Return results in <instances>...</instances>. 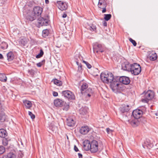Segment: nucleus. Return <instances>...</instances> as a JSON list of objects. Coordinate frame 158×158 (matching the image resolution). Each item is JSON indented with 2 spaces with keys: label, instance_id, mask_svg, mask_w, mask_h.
Masks as SVG:
<instances>
[{
  "label": "nucleus",
  "instance_id": "nucleus-1",
  "mask_svg": "<svg viewBox=\"0 0 158 158\" xmlns=\"http://www.w3.org/2000/svg\"><path fill=\"white\" fill-rule=\"evenodd\" d=\"M43 11V8L38 6H35L32 12L38 17V21L36 26L40 28L41 26L48 25L49 16L48 15H45L44 17H41V15Z\"/></svg>",
  "mask_w": 158,
  "mask_h": 158
},
{
  "label": "nucleus",
  "instance_id": "nucleus-2",
  "mask_svg": "<svg viewBox=\"0 0 158 158\" xmlns=\"http://www.w3.org/2000/svg\"><path fill=\"white\" fill-rule=\"evenodd\" d=\"M110 80V87L114 93H120L124 89V87H122V84L119 81L120 80Z\"/></svg>",
  "mask_w": 158,
  "mask_h": 158
},
{
  "label": "nucleus",
  "instance_id": "nucleus-3",
  "mask_svg": "<svg viewBox=\"0 0 158 158\" xmlns=\"http://www.w3.org/2000/svg\"><path fill=\"white\" fill-rule=\"evenodd\" d=\"M101 79L106 78V79H129L127 77L124 76H114L110 72L108 71H106L102 72L100 75Z\"/></svg>",
  "mask_w": 158,
  "mask_h": 158
},
{
  "label": "nucleus",
  "instance_id": "nucleus-4",
  "mask_svg": "<svg viewBox=\"0 0 158 158\" xmlns=\"http://www.w3.org/2000/svg\"><path fill=\"white\" fill-rule=\"evenodd\" d=\"M141 95L142 98L141 101L143 102L148 103L149 100H152L154 97V93L151 90H148L147 91H144Z\"/></svg>",
  "mask_w": 158,
  "mask_h": 158
},
{
  "label": "nucleus",
  "instance_id": "nucleus-5",
  "mask_svg": "<svg viewBox=\"0 0 158 158\" xmlns=\"http://www.w3.org/2000/svg\"><path fill=\"white\" fill-rule=\"evenodd\" d=\"M132 74L134 75H138L141 71V67L140 65L136 63L131 64L130 71Z\"/></svg>",
  "mask_w": 158,
  "mask_h": 158
},
{
  "label": "nucleus",
  "instance_id": "nucleus-6",
  "mask_svg": "<svg viewBox=\"0 0 158 158\" xmlns=\"http://www.w3.org/2000/svg\"><path fill=\"white\" fill-rule=\"evenodd\" d=\"M99 144L98 142L93 140L90 143V152L93 153L96 152L99 149Z\"/></svg>",
  "mask_w": 158,
  "mask_h": 158
},
{
  "label": "nucleus",
  "instance_id": "nucleus-7",
  "mask_svg": "<svg viewBox=\"0 0 158 158\" xmlns=\"http://www.w3.org/2000/svg\"><path fill=\"white\" fill-rule=\"evenodd\" d=\"M62 94L65 97L69 100H74L75 98L74 95L70 91L66 90L62 91Z\"/></svg>",
  "mask_w": 158,
  "mask_h": 158
},
{
  "label": "nucleus",
  "instance_id": "nucleus-8",
  "mask_svg": "<svg viewBox=\"0 0 158 158\" xmlns=\"http://www.w3.org/2000/svg\"><path fill=\"white\" fill-rule=\"evenodd\" d=\"M57 5L59 9L61 10H65L68 8L66 3L63 1H59L57 2Z\"/></svg>",
  "mask_w": 158,
  "mask_h": 158
},
{
  "label": "nucleus",
  "instance_id": "nucleus-9",
  "mask_svg": "<svg viewBox=\"0 0 158 158\" xmlns=\"http://www.w3.org/2000/svg\"><path fill=\"white\" fill-rule=\"evenodd\" d=\"M93 50L94 52L98 53L99 52H102L104 51L103 47L101 44L96 43L93 46Z\"/></svg>",
  "mask_w": 158,
  "mask_h": 158
},
{
  "label": "nucleus",
  "instance_id": "nucleus-10",
  "mask_svg": "<svg viewBox=\"0 0 158 158\" xmlns=\"http://www.w3.org/2000/svg\"><path fill=\"white\" fill-rule=\"evenodd\" d=\"M143 114V111L139 110H136L133 111L132 115L135 119H138L141 117Z\"/></svg>",
  "mask_w": 158,
  "mask_h": 158
},
{
  "label": "nucleus",
  "instance_id": "nucleus-11",
  "mask_svg": "<svg viewBox=\"0 0 158 158\" xmlns=\"http://www.w3.org/2000/svg\"><path fill=\"white\" fill-rule=\"evenodd\" d=\"M130 109V107L128 105L125 104L122 105L119 108L120 112L123 114L125 112H128Z\"/></svg>",
  "mask_w": 158,
  "mask_h": 158
},
{
  "label": "nucleus",
  "instance_id": "nucleus-12",
  "mask_svg": "<svg viewBox=\"0 0 158 158\" xmlns=\"http://www.w3.org/2000/svg\"><path fill=\"white\" fill-rule=\"evenodd\" d=\"M131 64L128 62H124L122 64V68L124 70L130 71L131 69Z\"/></svg>",
  "mask_w": 158,
  "mask_h": 158
},
{
  "label": "nucleus",
  "instance_id": "nucleus-13",
  "mask_svg": "<svg viewBox=\"0 0 158 158\" xmlns=\"http://www.w3.org/2000/svg\"><path fill=\"white\" fill-rule=\"evenodd\" d=\"M142 146L144 148L149 149H150L153 146L152 144L151 143L149 139H147Z\"/></svg>",
  "mask_w": 158,
  "mask_h": 158
},
{
  "label": "nucleus",
  "instance_id": "nucleus-14",
  "mask_svg": "<svg viewBox=\"0 0 158 158\" xmlns=\"http://www.w3.org/2000/svg\"><path fill=\"white\" fill-rule=\"evenodd\" d=\"M67 125L69 127H73L76 123L75 121L72 118L69 117L67 119Z\"/></svg>",
  "mask_w": 158,
  "mask_h": 158
},
{
  "label": "nucleus",
  "instance_id": "nucleus-15",
  "mask_svg": "<svg viewBox=\"0 0 158 158\" xmlns=\"http://www.w3.org/2000/svg\"><path fill=\"white\" fill-rule=\"evenodd\" d=\"M83 148L86 151L90 150V143L88 140H85L83 143Z\"/></svg>",
  "mask_w": 158,
  "mask_h": 158
},
{
  "label": "nucleus",
  "instance_id": "nucleus-16",
  "mask_svg": "<svg viewBox=\"0 0 158 158\" xmlns=\"http://www.w3.org/2000/svg\"><path fill=\"white\" fill-rule=\"evenodd\" d=\"M75 61L77 65L80 64L83 59V57L80 55L79 53L76 54L74 56Z\"/></svg>",
  "mask_w": 158,
  "mask_h": 158
},
{
  "label": "nucleus",
  "instance_id": "nucleus-17",
  "mask_svg": "<svg viewBox=\"0 0 158 158\" xmlns=\"http://www.w3.org/2000/svg\"><path fill=\"white\" fill-rule=\"evenodd\" d=\"M37 18L38 19V17L34 14L32 12H31V14L28 15L26 16L27 19L31 21H32Z\"/></svg>",
  "mask_w": 158,
  "mask_h": 158
},
{
  "label": "nucleus",
  "instance_id": "nucleus-18",
  "mask_svg": "<svg viewBox=\"0 0 158 158\" xmlns=\"http://www.w3.org/2000/svg\"><path fill=\"white\" fill-rule=\"evenodd\" d=\"M89 130V128L88 126H82L81 127L80 130L81 133L83 135H85L87 134Z\"/></svg>",
  "mask_w": 158,
  "mask_h": 158
},
{
  "label": "nucleus",
  "instance_id": "nucleus-19",
  "mask_svg": "<svg viewBox=\"0 0 158 158\" xmlns=\"http://www.w3.org/2000/svg\"><path fill=\"white\" fill-rule=\"evenodd\" d=\"M65 73L61 71L59 72L56 75V77H55L53 79H64L66 78Z\"/></svg>",
  "mask_w": 158,
  "mask_h": 158
},
{
  "label": "nucleus",
  "instance_id": "nucleus-20",
  "mask_svg": "<svg viewBox=\"0 0 158 158\" xmlns=\"http://www.w3.org/2000/svg\"><path fill=\"white\" fill-rule=\"evenodd\" d=\"M7 118V116L5 113L2 111H0V122H5Z\"/></svg>",
  "mask_w": 158,
  "mask_h": 158
},
{
  "label": "nucleus",
  "instance_id": "nucleus-21",
  "mask_svg": "<svg viewBox=\"0 0 158 158\" xmlns=\"http://www.w3.org/2000/svg\"><path fill=\"white\" fill-rule=\"evenodd\" d=\"M54 104L56 107H61L64 104V102L62 100L58 98L54 100Z\"/></svg>",
  "mask_w": 158,
  "mask_h": 158
},
{
  "label": "nucleus",
  "instance_id": "nucleus-22",
  "mask_svg": "<svg viewBox=\"0 0 158 158\" xmlns=\"http://www.w3.org/2000/svg\"><path fill=\"white\" fill-rule=\"evenodd\" d=\"M7 60L9 61H11L13 60L15 58V55L13 52L10 51L7 54Z\"/></svg>",
  "mask_w": 158,
  "mask_h": 158
},
{
  "label": "nucleus",
  "instance_id": "nucleus-23",
  "mask_svg": "<svg viewBox=\"0 0 158 158\" xmlns=\"http://www.w3.org/2000/svg\"><path fill=\"white\" fill-rule=\"evenodd\" d=\"M98 6L100 8H104L106 7L107 4L106 2L104 0H99L98 4Z\"/></svg>",
  "mask_w": 158,
  "mask_h": 158
},
{
  "label": "nucleus",
  "instance_id": "nucleus-24",
  "mask_svg": "<svg viewBox=\"0 0 158 158\" xmlns=\"http://www.w3.org/2000/svg\"><path fill=\"white\" fill-rule=\"evenodd\" d=\"M128 121L131 125L134 127H135L138 126L139 123L138 119L135 118V119L132 120H129Z\"/></svg>",
  "mask_w": 158,
  "mask_h": 158
},
{
  "label": "nucleus",
  "instance_id": "nucleus-25",
  "mask_svg": "<svg viewBox=\"0 0 158 158\" xmlns=\"http://www.w3.org/2000/svg\"><path fill=\"white\" fill-rule=\"evenodd\" d=\"M23 102L27 109H29L32 106V103L30 101L27 100H23Z\"/></svg>",
  "mask_w": 158,
  "mask_h": 158
},
{
  "label": "nucleus",
  "instance_id": "nucleus-26",
  "mask_svg": "<svg viewBox=\"0 0 158 158\" xmlns=\"http://www.w3.org/2000/svg\"><path fill=\"white\" fill-rule=\"evenodd\" d=\"M157 55L156 53H150L149 55V59L152 61L156 60L157 58Z\"/></svg>",
  "mask_w": 158,
  "mask_h": 158
},
{
  "label": "nucleus",
  "instance_id": "nucleus-27",
  "mask_svg": "<svg viewBox=\"0 0 158 158\" xmlns=\"http://www.w3.org/2000/svg\"><path fill=\"white\" fill-rule=\"evenodd\" d=\"M16 156V155L15 153L10 152L7 155H4L3 158H15Z\"/></svg>",
  "mask_w": 158,
  "mask_h": 158
},
{
  "label": "nucleus",
  "instance_id": "nucleus-28",
  "mask_svg": "<svg viewBox=\"0 0 158 158\" xmlns=\"http://www.w3.org/2000/svg\"><path fill=\"white\" fill-rule=\"evenodd\" d=\"M7 135V133L6 130L3 129H0V137L5 138Z\"/></svg>",
  "mask_w": 158,
  "mask_h": 158
},
{
  "label": "nucleus",
  "instance_id": "nucleus-29",
  "mask_svg": "<svg viewBox=\"0 0 158 158\" xmlns=\"http://www.w3.org/2000/svg\"><path fill=\"white\" fill-rule=\"evenodd\" d=\"M88 87V85L86 83H84L81 87V92L82 94L84 93L86 89Z\"/></svg>",
  "mask_w": 158,
  "mask_h": 158
},
{
  "label": "nucleus",
  "instance_id": "nucleus-30",
  "mask_svg": "<svg viewBox=\"0 0 158 158\" xmlns=\"http://www.w3.org/2000/svg\"><path fill=\"white\" fill-rule=\"evenodd\" d=\"M8 45L7 43L5 42H2L0 44V48L4 50L7 48Z\"/></svg>",
  "mask_w": 158,
  "mask_h": 158
},
{
  "label": "nucleus",
  "instance_id": "nucleus-31",
  "mask_svg": "<svg viewBox=\"0 0 158 158\" xmlns=\"http://www.w3.org/2000/svg\"><path fill=\"white\" fill-rule=\"evenodd\" d=\"M53 82L54 84L58 86H61L62 85V82L59 80H53L52 82Z\"/></svg>",
  "mask_w": 158,
  "mask_h": 158
},
{
  "label": "nucleus",
  "instance_id": "nucleus-32",
  "mask_svg": "<svg viewBox=\"0 0 158 158\" xmlns=\"http://www.w3.org/2000/svg\"><path fill=\"white\" fill-rule=\"evenodd\" d=\"M121 81L120 80V82H121L122 84V87H123V84L128 85L129 84L130 82V80H121Z\"/></svg>",
  "mask_w": 158,
  "mask_h": 158
},
{
  "label": "nucleus",
  "instance_id": "nucleus-33",
  "mask_svg": "<svg viewBox=\"0 0 158 158\" xmlns=\"http://www.w3.org/2000/svg\"><path fill=\"white\" fill-rule=\"evenodd\" d=\"M87 29L91 31H95L96 30V27L95 25L92 24L91 26H89Z\"/></svg>",
  "mask_w": 158,
  "mask_h": 158
},
{
  "label": "nucleus",
  "instance_id": "nucleus-34",
  "mask_svg": "<svg viewBox=\"0 0 158 158\" xmlns=\"http://www.w3.org/2000/svg\"><path fill=\"white\" fill-rule=\"evenodd\" d=\"M79 111L81 114H85L87 113V110L86 108H82L80 109Z\"/></svg>",
  "mask_w": 158,
  "mask_h": 158
},
{
  "label": "nucleus",
  "instance_id": "nucleus-35",
  "mask_svg": "<svg viewBox=\"0 0 158 158\" xmlns=\"http://www.w3.org/2000/svg\"><path fill=\"white\" fill-rule=\"evenodd\" d=\"M44 54V52L43 51L42 49H41L40 50V52L38 54L36 55V58H41V57L43 56Z\"/></svg>",
  "mask_w": 158,
  "mask_h": 158
},
{
  "label": "nucleus",
  "instance_id": "nucleus-36",
  "mask_svg": "<svg viewBox=\"0 0 158 158\" xmlns=\"http://www.w3.org/2000/svg\"><path fill=\"white\" fill-rule=\"evenodd\" d=\"M104 19L106 21H107L109 20L111 17V15L110 14H104Z\"/></svg>",
  "mask_w": 158,
  "mask_h": 158
},
{
  "label": "nucleus",
  "instance_id": "nucleus-37",
  "mask_svg": "<svg viewBox=\"0 0 158 158\" xmlns=\"http://www.w3.org/2000/svg\"><path fill=\"white\" fill-rule=\"evenodd\" d=\"M69 108V103H67L65 102L64 104V106L63 108V110H65L66 111H67Z\"/></svg>",
  "mask_w": 158,
  "mask_h": 158
},
{
  "label": "nucleus",
  "instance_id": "nucleus-38",
  "mask_svg": "<svg viewBox=\"0 0 158 158\" xmlns=\"http://www.w3.org/2000/svg\"><path fill=\"white\" fill-rule=\"evenodd\" d=\"M20 42L21 44L24 46L27 43V40L26 39H22L21 40Z\"/></svg>",
  "mask_w": 158,
  "mask_h": 158
},
{
  "label": "nucleus",
  "instance_id": "nucleus-39",
  "mask_svg": "<svg viewBox=\"0 0 158 158\" xmlns=\"http://www.w3.org/2000/svg\"><path fill=\"white\" fill-rule=\"evenodd\" d=\"M48 30L45 29L43 31V35L44 37H46L48 35Z\"/></svg>",
  "mask_w": 158,
  "mask_h": 158
},
{
  "label": "nucleus",
  "instance_id": "nucleus-40",
  "mask_svg": "<svg viewBox=\"0 0 158 158\" xmlns=\"http://www.w3.org/2000/svg\"><path fill=\"white\" fill-rule=\"evenodd\" d=\"M0 79H7V78L4 73H0Z\"/></svg>",
  "mask_w": 158,
  "mask_h": 158
},
{
  "label": "nucleus",
  "instance_id": "nucleus-41",
  "mask_svg": "<svg viewBox=\"0 0 158 158\" xmlns=\"http://www.w3.org/2000/svg\"><path fill=\"white\" fill-rule=\"evenodd\" d=\"M5 151L4 147L3 146H0V154H3Z\"/></svg>",
  "mask_w": 158,
  "mask_h": 158
},
{
  "label": "nucleus",
  "instance_id": "nucleus-42",
  "mask_svg": "<svg viewBox=\"0 0 158 158\" xmlns=\"http://www.w3.org/2000/svg\"><path fill=\"white\" fill-rule=\"evenodd\" d=\"M45 62V60H43L41 61L37 64V65L38 67H41L42 65L44 64Z\"/></svg>",
  "mask_w": 158,
  "mask_h": 158
},
{
  "label": "nucleus",
  "instance_id": "nucleus-43",
  "mask_svg": "<svg viewBox=\"0 0 158 158\" xmlns=\"http://www.w3.org/2000/svg\"><path fill=\"white\" fill-rule=\"evenodd\" d=\"M129 40L131 42L132 44L134 46H135L136 45L137 43L135 40H133L131 38H130L129 39Z\"/></svg>",
  "mask_w": 158,
  "mask_h": 158
},
{
  "label": "nucleus",
  "instance_id": "nucleus-44",
  "mask_svg": "<svg viewBox=\"0 0 158 158\" xmlns=\"http://www.w3.org/2000/svg\"><path fill=\"white\" fill-rule=\"evenodd\" d=\"M35 72L34 70L32 69L28 70V73L32 77L34 76Z\"/></svg>",
  "mask_w": 158,
  "mask_h": 158
},
{
  "label": "nucleus",
  "instance_id": "nucleus-45",
  "mask_svg": "<svg viewBox=\"0 0 158 158\" xmlns=\"http://www.w3.org/2000/svg\"><path fill=\"white\" fill-rule=\"evenodd\" d=\"M28 113L29 115L30 116L32 119H34L35 118V115L33 114L31 112L29 111Z\"/></svg>",
  "mask_w": 158,
  "mask_h": 158
},
{
  "label": "nucleus",
  "instance_id": "nucleus-46",
  "mask_svg": "<svg viewBox=\"0 0 158 158\" xmlns=\"http://www.w3.org/2000/svg\"><path fill=\"white\" fill-rule=\"evenodd\" d=\"M78 66L77 71L79 72H81L82 71V65L80 63V64L77 65Z\"/></svg>",
  "mask_w": 158,
  "mask_h": 158
},
{
  "label": "nucleus",
  "instance_id": "nucleus-47",
  "mask_svg": "<svg viewBox=\"0 0 158 158\" xmlns=\"http://www.w3.org/2000/svg\"><path fill=\"white\" fill-rule=\"evenodd\" d=\"M85 93L86 94L93 93L92 90L90 88H88L87 90H85Z\"/></svg>",
  "mask_w": 158,
  "mask_h": 158
},
{
  "label": "nucleus",
  "instance_id": "nucleus-48",
  "mask_svg": "<svg viewBox=\"0 0 158 158\" xmlns=\"http://www.w3.org/2000/svg\"><path fill=\"white\" fill-rule=\"evenodd\" d=\"M106 132L108 134H111L113 131L112 130H110L109 128H108L106 129Z\"/></svg>",
  "mask_w": 158,
  "mask_h": 158
},
{
  "label": "nucleus",
  "instance_id": "nucleus-49",
  "mask_svg": "<svg viewBox=\"0 0 158 158\" xmlns=\"http://www.w3.org/2000/svg\"><path fill=\"white\" fill-rule=\"evenodd\" d=\"M57 71L56 69L52 68L51 69V71H50V73L51 72L52 74L53 75L56 73V71Z\"/></svg>",
  "mask_w": 158,
  "mask_h": 158
},
{
  "label": "nucleus",
  "instance_id": "nucleus-50",
  "mask_svg": "<svg viewBox=\"0 0 158 158\" xmlns=\"http://www.w3.org/2000/svg\"><path fill=\"white\" fill-rule=\"evenodd\" d=\"M101 80L104 83L108 84L110 83V80Z\"/></svg>",
  "mask_w": 158,
  "mask_h": 158
},
{
  "label": "nucleus",
  "instance_id": "nucleus-51",
  "mask_svg": "<svg viewBox=\"0 0 158 158\" xmlns=\"http://www.w3.org/2000/svg\"><path fill=\"white\" fill-rule=\"evenodd\" d=\"M3 144L5 145H6L8 144V141L6 140V139H3Z\"/></svg>",
  "mask_w": 158,
  "mask_h": 158
},
{
  "label": "nucleus",
  "instance_id": "nucleus-52",
  "mask_svg": "<svg viewBox=\"0 0 158 158\" xmlns=\"http://www.w3.org/2000/svg\"><path fill=\"white\" fill-rule=\"evenodd\" d=\"M2 91L3 93H5L7 91V89L5 86H3L2 87Z\"/></svg>",
  "mask_w": 158,
  "mask_h": 158
},
{
  "label": "nucleus",
  "instance_id": "nucleus-53",
  "mask_svg": "<svg viewBox=\"0 0 158 158\" xmlns=\"http://www.w3.org/2000/svg\"><path fill=\"white\" fill-rule=\"evenodd\" d=\"M52 94L54 97L57 96L58 95V93L57 92L55 91H53Z\"/></svg>",
  "mask_w": 158,
  "mask_h": 158
},
{
  "label": "nucleus",
  "instance_id": "nucleus-54",
  "mask_svg": "<svg viewBox=\"0 0 158 158\" xmlns=\"http://www.w3.org/2000/svg\"><path fill=\"white\" fill-rule=\"evenodd\" d=\"M86 65L88 69H90L92 67L91 64H89L88 62L86 64Z\"/></svg>",
  "mask_w": 158,
  "mask_h": 158
},
{
  "label": "nucleus",
  "instance_id": "nucleus-55",
  "mask_svg": "<svg viewBox=\"0 0 158 158\" xmlns=\"http://www.w3.org/2000/svg\"><path fill=\"white\" fill-rule=\"evenodd\" d=\"M74 149L75 152H77L79 151V150H78V148L75 145L74 146Z\"/></svg>",
  "mask_w": 158,
  "mask_h": 158
},
{
  "label": "nucleus",
  "instance_id": "nucleus-56",
  "mask_svg": "<svg viewBox=\"0 0 158 158\" xmlns=\"http://www.w3.org/2000/svg\"><path fill=\"white\" fill-rule=\"evenodd\" d=\"M102 24L104 26L106 27L107 26V23L106 21H104L102 22Z\"/></svg>",
  "mask_w": 158,
  "mask_h": 158
},
{
  "label": "nucleus",
  "instance_id": "nucleus-57",
  "mask_svg": "<svg viewBox=\"0 0 158 158\" xmlns=\"http://www.w3.org/2000/svg\"><path fill=\"white\" fill-rule=\"evenodd\" d=\"M52 130L53 131H54L56 130V127L55 126H53V127L51 128Z\"/></svg>",
  "mask_w": 158,
  "mask_h": 158
},
{
  "label": "nucleus",
  "instance_id": "nucleus-58",
  "mask_svg": "<svg viewBox=\"0 0 158 158\" xmlns=\"http://www.w3.org/2000/svg\"><path fill=\"white\" fill-rule=\"evenodd\" d=\"M106 7H104V8H102V9H103V10L102 11V13H104L106 11Z\"/></svg>",
  "mask_w": 158,
  "mask_h": 158
},
{
  "label": "nucleus",
  "instance_id": "nucleus-59",
  "mask_svg": "<svg viewBox=\"0 0 158 158\" xmlns=\"http://www.w3.org/2000/svg\"><path fill=\"white\" fill-rule=\"evenodd\" d=\"M78 156L79 158H82V155L80 153H78Z\"/></svg>",
  "mask_w": 158,
  "mask_h": 158
},
{
  "label": "nucleus",
  "instance_id": "nucleus-60",
  "mask_svg": "<svg viewBox=\"0 0 158 158\" xmlns=\"http://www.w3.org/2000/svg\"><path fill=\"white\" fill-rule=\"evenodd\" d=\"M67 16V14L66 13H64L62 16L63 18H65Z\"/></svg>",
  "mask_w": 158,
  "mask_h": 158
},
{
  "label": "nucleus",
  "instance_id": "nucleus-61",
  "mask_svg": "<svg viewBox=\"0 0 158 158\" xmlns=\"http://www.w3.org/2000/svg\"><path fill=\"white\" fill-rule=\"evenodd\" d=\"M4 58L3 56L2 55L1 53H0V59L2 60Z\"/></svg>",
  "mask_w": 158,
  "mask_h": 158
},
{
  "label": "nucleus",
  "instance_id": "nucleus-62",
  "mask_svg": "<svg viewBox=\"0 0 158 158\" xmlns=\"http://www.w3.org/2000/svg\"><path fill=\"white\" fill-rule=\"evenodd\" d=\"M87 94V95L89 97H90L91 96V95H92L93 94V93H89V94Z\"/></svg>",
  "mask_w": 158,
  "mask_h": 158
},
{
  "label": "nucleus",
  "instance_id": "nucleus-63",
  "mask_svg": "<svg viewBox=\"0 0 158 158\" xmlns=\"http://www.w3.org/2000/svg\"><path fill=\"white\" fill-rule=\"evenodd\" d=\"M54 31H53L52 29V32H51V33H50V34H51L52 35V36H54Z\"/></svg>",
  "mask_w": 158,
  "mask_h": 158
},
{
  "label": "nucleus",
  "instance_id": "nucleus-64",
  "mask_svg": "<svg viewBox=\"0 0 158 158\" xmlns=\"http://www.w3.org/2000/svg\"><path fill=\"white\" fill-rule=\"evenodd\" d=\"M7 80H0L3 82H5Z\"/></svg>",
  "mask_w": 158,
  "mask_h": 158
}]
</instances>
